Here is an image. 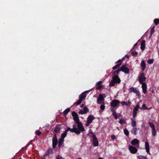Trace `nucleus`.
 Here are the masks:
<instances>
[{
	"instance_id": "33",
	"label": "nucleus",
	"mask_w": 159,
	"mask_h": 159,
	"mask_svg": "<svg viewBox=\"0 0 159 159\" xmlns=\"http://www.w3.org/2000/svg\"><path fill=\"white\" fill-rule=\"evenodd\" d=\"M120 68H119L117 70H115L114 71V74L115 75H117L119 74V72L121 70H120Z\"/></svg>"
},
{
	"instance_id": "17",
	"label": "nucleus",
	"mask_w": 159,
	"mask_h": 159,
	"mask_svg": "<svg viewBox=\"0 0 159 159\" xmlns=\"http://www.w3.org/2000/svg\"><path fill=\"white\" fill-rule=\"evenodd\" d=\"M88 91H85L83 92L79 96V99H81L82 100H83L84 99L86 98V94Z\"/></svg>"
},
{
	"instance_id": "63",
	"label": "nucleus",
	"mask_w": 159,
	"mask_h": 159,
	"mask_svg": "<svg viewBox=\"0 0 159 159\" xmlns=\"http://www.w3.org/2000/svg\"><path fill=\"white\" fill-rule=\"evenodd\" d=\"M77 159H82L81 158H79Z\"/></svg>"
},
{
	"instance_id": "10",
	"label": "nucleus",
	"mask_w": 159,
	"mask_h": 159,
	"mask_svg": "<svg viewBox=\"0 0 159 159\" xmlns=\"http://www.w3.org/2000/svg\"><path fill=\"white\" fill-rule=\"evenodd\" d=\"M129 148L130 152L132 154L136 153L138 151L137 149L132 145H129Z\"/></svg>"
},
{
	"instance_id": "23",
	"label": "nucleus",
	"mask_w": 159,
	"mask_h": 159,
	"mask_svg": "<svg viewBox=\"0 0 159 159\" xmlns=\"http://www.w3.org/2000/svg\"><path fill=\"white\" fill-rule=\"evenodd\" d=\"M141 66L142 67V70L143 71L145 68L146 67V64L143 60L141 61Z\"/></svg>"
},
{
	"instance_id": "46",
	"label": "nucleus",
	"mask_w": 159,
	"mask_h": 159,
	"mask_svg": "<svg viewBox=\"0 0 159 159\" xmlns=\"http://www.w3.org/2000/svg\"><path fill=\"white\" fill-rule=\"evenodd\" d=\"M96 86V89H100L102 87V85H97Z\"/></svg>"
},
{
	"instance_id": "31",
	"label": "nucleus",
	"mask_w": 159,
	"mask_h": 159,
	"mask_svg": "<svg viewBox=\"0 0 159 159\" xmlns=\"http://www.w3.org/2000/svg\"><path fill=\"white\" fill-rule=\"evenodd\" d=\"M137 157L138 159H148L146 156L142 155H139Z\"/></svg>"
},
{
	"instance_id": "25",
	"label": "nucleus",
	"mask_w": 159,
	"mask_h": 159,
	"mask_svg": "<svg viewBox=\"0 0 159 159\" xmlns=\"http://www.w3.org/2000/svg\"><path fill=\"white\" fill-rule=\"evenodd\" d=\"M70 108H67L66 110H65L63 113V115L64 116H66L67 114L68 113V112L70 111Z\"/></svg>"
},
{
	"instance_id": "2",
	"label": "nucleus",
	"mask_w": 159,
	"mask_h": 159,
	"mask_svg": "<svg viewBox=\"0 0 159 159\" xmlns=\"http://www.w3.org/2000/svg\"><path fill=\"white\" fill-rule=\"evenodd\" d=\"M106 97V95L105 93L100 94H99L98 97L97 98V102L98 104L102 103L104 102V98Z\"/></svg>"
},
{
	"instance_id": "24",
	"label": "nucleus",
	"mask_w": 159,
	"mask_h": 159,
	"mask_svg": "<svg viewBox=\"0 0 159 159\" xmlns=\"http://www.w3.org/2000/svg\"><path fill=\"white\" fill-rule=\"evenodd\" d=\"M61 129L60 127H59V125H57L54 129V131L55 132L58 133L60 131Z\"/></svg>"
},
{
	"instance_id": "6",
	"label": "nucleus",
	"mask_w": 159,
	"mask_h": 159,
	"mask_svg": "<svg viewBox=\"0 0 159 159\" xmlns=\"http://www.w3.org/2000/svg\"><path fill=\"white\" fill-rule=\"evenodd\" d=\"M72 115L73 117V119L75 122L76 123L79 121V119L78 114L75 111H73L72 113Z\"/></svg>"
},
{
	"instance_id": "60",
	"label": "nucleus",
	"mask_w": 159,
	"mask_h": 159,
	"mask_svg": "<svg viewBox=\"0 0 159 159\" xmlns=\"http://www.w3.org/2000/svg\"><path fill=\"white\" fill-rule=\"evenodd\" d=\"M26 148H27V147H26L25 148H23V149H23V150H24V149H25Z\"/></svg>"
},
{
	"instance_id": "44",
	"label": "nucleus",
	"mask_w": 159,
	"mask_h": 159,
	"mask_svg": "<svg viewBox=\"0 0 159 159\" xmlns=\"http://www.w3.org/2000/svg\"><path fill=\"white\" fill-rule=\"evenodd\" d=\"M121 104L122 106H124V105H125L126 106H129V105L128 104V103L125 101H122L121 102Z\"/></svg>"
},
{
	"instance_id": "55",
	"label": "nucleus",
	"mask_w": 159,
	"mask_h": 159,
	"mask_svg": "<svg viewBox=\"0 0 159 159\" xmlns=\"http://www.w3.org/2000/svg\"><path fill=\"white\" fill-rule=\"evenodd\" d=\"M133 111V114H137V111Z\"/></svg>"
},
{
	"instance_id": "14",
	"label": "nucleus",
	"mask_w": 159,
	"mask_h": 159,
	"mask_svg": "<svg viewBox=\"0 0 159 159\" xmlns=\"http://www.w3.org/2000/svg\"><path fill=\"white\" fill-rule=\"evenodd\" d=\"M53 153V149L52 148H50L48 149L46 153L44 154V156H46L49 155L50 154H52Z\"/></svg>"
},
{
	"instance_id": "9",
	"label": "nucleus",
	"mask_w": 159,
	"mask_h": 159,
	"mask_svg": "<svg viewBox=\"0 0 159 159\" xmlns=\"http://www.w3.org/2000/svg\"><path fill=\"white\" fill-rule=\"evenodd\" d=\"M120 103V102L118 100L114 99L111 103L110 106L111 107H115Z\"/></svg>"
},
{
	"instance_id": "58",
	"label": "nucleus",
	"mask_w": 159,
	"mask_h": 159,
	"mask_svg": "<svg viewBox=\"0 0 159 159\" xmlns=\"http://www.w3.org/2000/svg\"><path fill=\"white\" fill-rule=\"evenodd\" d=\"M56 159H61V158L59 157H56Z\"/></svg>"
},
{
	"instance_id": "40",
	"label": "nucleus",
	"mask_w": 159,
	"mask_h": 159,
	"mask_svg": "<svg viewBox=\"0 0 159 159\" xmlns=\"http://www.w3.org/2000/svg\"><path fill=\"white\" fill-rule=\"evenodd\" d=\"M139 106L138 105H137L136 107L134 108L133 109V110L134 111H137L139 110Z\"/></svg>"
},
{
	"instance_id": "54",
	"label": "nucleus",
	"mask_w": 159,
	"mask_h": 159,
	"mask_svg": "<svg viewBox=\"0 0 159 159\" xmlns=\"http://www.w3.org/2000/svg\"><path fill=\"white\" fill-rule=\"evenodd\" d=\"M137 114H133V116L134 118H135L136 117Z\"/></svg>"
},
{
	"instance_id": "56",
	"label": "nucleus",
	"mask_w": 159,
	"mask_h": 159,
	"mask_svg": "<svg viewBox=\"0 0 159 159\" xmlns=\"http://www.w3.org/2000/svg\"><path fill=\"white\" fill-rule=\"evenodd\" d=\"M137 45V43H135L134 46V47H135Z\"/></svg>"
},
{
	"instance_id": "5",
	"label": "nucleus",
	"mask_w": 159,
	"mask_h": 159,
	"mask_svg": "<svg viewBox=\"0 0 159 159\" xmlns=\"http://www.w3.org/2000/svg\"><path fill=\"white\" fill-rule=\"evenodd\" d=\"M120 70L126 74H128L129 72V69L126 67L125 65H122L121 67L120 68Z\"/></svg>"
},
{
	"instance_id": "43",
	"label": "nucleus",
	"mask_w": 159,
	"mask_h": 159,
	"mask_svg": "<svg viewBox=\"0 0 159 159\" xmlns=\"http://www.w3.org/2000/svg\"><path fill=\"white\" fill-rule=\"evenodd\" d=\"M154 27H152L151 30L150 35H152L154 32Z\"/></svg>"
},
{
	"instance_id": "18",
	"label": "nucleus",
	"mask_w": 159,
	"mask_h": 159,
	"mask_svg": "<svg viewBox=\"0 0 159 159\" xmlns=\"http://www.w3.org/2000/svg\"><path fill=\"white\" fill-rule=\"evenodd\" d=\"M145 148L146 152L149 154H150L149 153V146L148 143L147 141H146L145 143Z\"/></svg>"
},
{
	"instance_id": "51",
	"label": "nucleus",
	"mask_w": 159,
	"mask_h": 159,
	"mask_svg": "<svg viewBox=\"0 0 159 159\" xmlns=\"http://www.w3.org/2000/svg\"><path fill=\"white\" fill-rule=\"evenodd\" d=\"M111 110L112 113H114V112H116V111L114 110V108H111Z\"/></svg>"
},
{
	"instance_id": "26",
	"label": "nucleus",
	"mask_w": 159,
	"mask_h": 159,
	"mask_svg": "<svg viewBox=\"0 0 159 159\" xmlns=\"http://www.w3.org/2000/svg\"><path fill=\"white\" fill-rule=\"evenodd\" d=\"M137 128H136L135 127H133L131 130V132L132 134L135 135H136L137 134Z\"/></svg>"
},
{
	"instance_id": "4",
	"label": "nucleus",
	"mask_w": 159,
	"mask_h": 159,
	"mask_svg": "<svg viewBox=\"0 0 159 159\" xmlns=\"http://www.w3.org/2000/svg\"><path fill=\"white\" fill-rule=\"evenodd\" d=\"M57 142L58 141L57 135L56 134H55L52 138V148H56L57 144Z\"/></svg>"
},
{
	"instance_id": "29",
	"label": "nucleus",
	"mask_w": 159,
	"mask_h": 159,
	"mask_svg": "<svg viewBox=\"0 0 159 159\" xmlns=\"http://www.w3.org/2000/svg\"><path fill=\"white\" fill-rule=\"evenodd\" d=\"M114 79H112L109 83V86L110 87H112L115 86L116 84L115 82L114 81Z\"/></svg>"
},
{
	"instance_id": "16",
	"label": "nucleus",
	"mask_w": 159,
	"mask_h": 159,
	"mask_svg": "<svg viewBox=\"0 0 159 159\" xmlns=\"http://www.w3.org/2000/svg\"><path fill=\"white\" fill-rule=\"evenodd\" d=\"M146 41L144 40H143L141 43L140 48L142 51H144L145 50V47Z\"/></svg>"
},
{
	"instance_id": "22",
	"label": "nucleus",
	"mask_w": 159,
	"mask_h": 159,
	"mask_svg": "<svg viewBox=\"0 0 159 159\" xmlns=\"http://www.w3.org/2000/svg\"><path fill=\"white\" fill-rule=\"evenodd\" d=\"M64 139L60 138L58 139V147L60 148L63 143Z\"/></svg>"
},
{
	"instance_id": "20",
	"label": "nucleus",
	"mask_w": 159,
	"mask_h": 159,
	"mask_svg": "<svg viewBox=\"0 0 159 159\" xmlns=\"http://www.w3.org/2000/svg\"><path fill=\"white\" fill-rule=\"evenodd\" d=\"M139 141L137 139H133L131 141V144L133 145H134L138 144L139 146Z\"/></svg>"
},
{
	"instance_id": "1",
	"label": "nucleus",
	"mask_w": 159,
	"mask_h": 159,
	"mask_svg": "<svg viewBox=\"0 0 159 159\" xmlns=\"http://www.w3.org/2000/svg\"><path fill=\"white\" fill-rule=\"evenodd\" d=\"M76 125L74 124L73 125L72 129L68 127L66 129V130L67 132L70 131V132L75 133L77 134H79L80 133V132L78 130V129L76 127Z\"/></svg>"
},
{
	"instance_id": "47",
	"label": "nucleus",
	"mask_w": 159,
	"mask_h": 159,
	"mask_svg": "<svg viewBox=\"0 0 159 159\" xmlns=\"http://www.w3.org/2000/svg\"><path fill=\"white\" fill-rule=\"evenodd\" d=\"M131 54L132 56H134L137 55L138 54V53L137 52L135 51L132 52Z\"/></svg>"
},
{
	"instance_id": "11",
	"label": "nucleus",
	"mask_w": 159,
	"mask_h": 159,
	"mask_svg": "<svg viewBox=\"0 0 159 159\" xmlns=\"http://www.w3.org/2000/svg\"><path fill=\"white\" fill-rule=\"evenodd\" d=\"M89 109L86 107H85L84 108V110L82 109L80 110L78 112V113L80 114H85L89 111Z\"/></svg>"
},
{
	"instance_id": "19",
	"label": "nucleus",
	"mask_w": 159,
	"mask_h": 159,
	"mask_svg": "<svg viewBox=\"0 0 159 159\" xmlns=\"http://www.w3.org/2000/svg\"><path fill=\"white\" fill-rule=\"evenodd\" d=\"M138 90L137 88L131 87L129 88V92L130 93L133 92L134 93H137V92L138 91Z\"/></svg>"
},
{
	"instance_id": "21",
	"label": "nucleus",
	"mask_w": 159,
	"mask_h": 159,
	"mask_svg": "<svg viewBox=\"0 0 159 159\" xmlns=\"http://www.w3.org/2000/svg\"><path fill=\"white\" fill-rule=\"evenodd\" d=\"M95 119L94 117L92 115H89L88 118L87 120L90 122H92V121Z\"/></svg>"
},
{
	"instance_id": "57",
	"label": "nucleus",
	"mask_w": 159,
	"mask_h": 159,
	"mask_svg": "<svg viewBox=\"0 0 159 159\" xmlns=\"http://www.w3.org/2000/svg\"><path fill=\"white\" fill-rule=\"evenodd\" d=\"M131 103V102H130V101H128V104L129 105H129Z\"/></svg>"
},
{
	"instance_id": "35",
	"label": "nucleus",
	"mask_w": 159,
	"mask_h": 159,
	"mask_svg": "<svg viewBox=\"0 0 159 159\" xmlns=\"http://www.w3.org/2000/svg\"><path fill=\"white\" fill-rule=\"evenodd\" d=\"M142 107L143 109V110H145V109L149 110L151 108V107H150L149 108L147 107H146V105L144 104H143L142 105Z\"/></svg>"
},
{
	"instance_id": "50",
	"label": "nucleus",
	"mask_w": 159,
	"mask_h": 159,
	"mask_svg": "<svg viewBox=\"0 0 159 159\" xmlns=\"http://www.w3.org/2000/svg\"><path fill=\"white\" fill-rule=\"evenodd\" d=\"M91 123V122H89L87 120V123L86 124V126H89Z\"/></svg>"
},
{
	"instance_id": "49",
	"label": "nucleus",
	"mask_w": 159,
	"mask_h": 159,
	"mask_svg": "<svg viewBox=\"0 0 159 159\" xmlns=\"http://www.w3.org/2000/svg\"><path fill=\"white\" fill-rule=\"evenodd\" d=\"M136 93L138 97L140 96V93L139 91V90H138V91L137 92V93Z\"/></svg>"
},
{
	"instance_id": "41",
	"label": "nucleus",
	"mask_w": 159,
	"mask_h": 159,
	"mask_svg": "<svg viewBox=\"0 0 159 159\" xmlns=\"http://www.w3.org/2000/svg\"><path fill=\"white\" fill-rule=\"evenodd\" d=\"M112 116H113L115 117V118L116 119H117L118 116H117V114L116 112H114V113H113L112 114Z\"/></svg>"
},
{
	"instance_id": "15",
	"label": "nucleus",
	"mask_w": 159,
	"mask_h": 159,
	"mask_svg": "<svg viewBox=\"0 0 159 159\" xmlns=\"http://www.w3.org/2000/svg\"><path fill=\"white\" fill-rule=\"evenodd\" d=\"M142 84V89L143 90V92L145 94L147 93V84L145 83H143Z\"/></svg>"
},
{
	"instance_id": "53",
	"label": "nucleus",
	"mask_w": 159,
	"mask_h": 159,
	"mask_svg": "<svg viewBox=\"0 0 159 159\" xmlns=\"http://www.w3.org/2000/svg\"><path fill=\"white\" fill-rule=\"evenodd\" d=\"M84 106V104H82L80 105V107L81 108H83Z\"/></svg>"
},
{
	"instance_id": "61",
	"label": "nucleus",
	"mask_w": 159,
	"mask_h": 159,
	"mask_svg": "<svg viewBox=\"0 0 159 159\" xmlns=\"http://www.w3.org/2000/svg\"><path fill=\"white\" fill-rule=\"evenodd\" d=\"M26 148H27V147H26L25 148H23V149H23V150H24V149H25Z\"/></svg>"
},
{
	"instance_id": "32",
	"label": "nucleus",
	"mask_w": 159,
	"mask_h": 159,
	"mask_svg": "<svg viewBox=\"0 0 159 159\" xmlns=\"http://www.w3.org/2000/svg\"><path fill=\"white\" fill-rule=\"evenodd\" d=\"M124 133L127 136H129V132L127 129H125L124 130Z\"/></svg>"
},
{
	"instance_id": "27",
	"label": "nucleus",
	"mask_w": 159,
	"mask_h": 159,
	"mask_svg": "<svg viewBox=\"0 0 159 159\" xmlns=\"http://www.w3.org/2000/svg\"><path fill=\"white\" fill-rule=\"evenodd\" d=\"M67 132L66 130V129L65 130L64 132L62 133L61 134V139H64V138L66 137L67 135Z\"/></svg>"
},
{
	"instance_id": "52",
	"label": "nucleus",
	"mask_w": 159,
	"mask_h": 159,
	"mask_svg": "<svg viewBox=\"0 0 159 159\" xmlns=\"http://www.w3.org/2000/svg\"><path fill=\"white\" fill-rule=\"evenodd\" d=\"M111 138L113 139H116V136L115 135H112L111 136Z\"/></svg>"
},
{
	"instance_id": "30",
	"label": "nucleus",
	"mask_w": 159,
	"mask_h": 159,
	"mask_svg": "<svg viewBox=\"0 0 159 159\" xmlns=\"http://www.w3.org/2000/svg\"><path fill=\"white\" fill-rule=\"evenodd\" d=\"M149 125L150 127L152 128V130L155 129L154 125L152 122H149Z\"/></svg>"
},
{
	"instance_id": "62",
	"label": "nucleus",
	"mask_w": 159,
	"mask_h": 159,
	"mask_svg": "<svg viewBox=\"0 0 159 159\" xmlns=\"http://www.w3.org/2000/svg\"><path fill=\"white\" fill-rule=\"evenodd\" d=\"M152 93H154V91L152 90Z\"/></svg>"
},
{
	"instance_id": "34",
	"label": "nucleus",
	"mask_w": 159,
	"mask_h": 159,
	"mask_svg": "<svg viewBox=\"0 0 159 159\" xmlns=\"http://www.w3.org/2000/svg\"><path fill=\"white\" fill-rule=\"evenodd\" d=\"M101 104H102L100 106V109L102 111H103V110H104L105 108V106H104V102H102V103Z\"/></svg>"
},
{
	"instance_id": "39",
	"label": "nucleus",
	"mask_w": 159,
	"mask_h": 159,
	"mask_svg": "<svg viewBox=\"0 0 159 159\" xmlns=\"http://www.w3.org/2000/svg\"><path fill=\"white\" fill-rule=\"evenodd\" d=\"M154 61V60L153 59H149L148 60L147 62L148 64H151L153 63V62Z\"/></svg>"
},
{
	"instance_id": "45",
	"label": "nucleus",
	"mask_w": 159,
	"mask_h": 159,
	"mask_svg": "<svg viewBox=\"0 0 159 159\" xmlns=\"http://www.w3.org/2000/svg\"><path fill=\"white\" fill-rule=\"evenodd\" d=\"M41 134V132L39 130H37L36 131V134L38 136H40Z\"/></svg>"
},
{
	"instance_id": "64",
	"label": "nucleus",
	"mask_w": 159,
	"mask_h": 159,
	"mask_svg": "<svg viewBox=\"0 0 159 159\" xmlns=\"http://www.w3.org/2000/svg\"><path fill=\"white\" fill-rule=\"evenodd\" d=\"M91 134H93V132H92L91 133Z\"/></svg>"
},
{
	"instance_id": "37",
	"label": "nucleus",
	"mask_w": 159,
	"mask_h": 159,
	"mask_svg": "<svg viewBox=\"0 0 159 159\" xmlns=\"http://www.w3.org/2000/svg\"><path fill=\"white\" fill-rule=\"evenodd\" d=\"M82 101V100L81 99H79L76 102H75L74 103V105H75V104H76L77 105H78L81 103Z\"/></svg>"
},
{
	"instance_id": "42",
	"label": "nucleus",
	"mask_w": 159,
	"mask_h": 159,
	"mask_svg": "<svg viewBox=\"0 0 159 159\" xmlns=\"http://www.w3.org/2000/svg\"><path fill=\"white\" fill-rule=\"evenodd\" d=\"M119 123L121 125L125 124L126 123V121L120 119L119 121Z\"/></svg>"
},
{
	"instance_id": "36",
	"label": "nucleus",
	"mask_w": 159,
	"mask_h": 159,
	"mask_svg": "<svg viewBox=\"0 0 159 159\" xmlns=\"http://www.w3.org/2000/svg\"><path fill=\"white\" fill-rule=\"evenodd\" d=\"M154 22L156 25H158L159 24V19H155L154 20Z\"/></svg>"
},
{
	"instance_id": "59",
	"label": "nucleus",
	"mask_w": 159,
	"mask_h": 159,
	"mask_svg": "<svg viewBox=\"0 0 159 159\" xmlns=\"http://www.w3.org/2000/svg\"><path fill=\"white\" fill-rule=\"evenodd\" d=\"M98 159H103V158L102 157H99Z\"/></svg>"
},
{
	"instance_id": "38",
	"label": "nucleus",
	"mask_w": 159,
	"mask_h": 159,
	"mask_svg": "<svg viewBox=\"0 0 159 159\" xmlns=\"http://www.w3.org/2000/svg\"><path fill=\"white\" fill-rule=\"evenodd\" d=\"M152 135L153 136H155L156 135L157 132L156 131L155 129H152Z\"/></svg>"
},
{
	"instance_id": "48",
	"label": "nucleus",
	"mask_w": 159,
	"mask_h": 159,
	"mask_svg": "<svg viewBox=\"0 0 159 159\" xmlns=\"http://www.w3.org/2000/svg\"><path fill=\"white\" fill-rule=\"evenodd\" d=\"M102 83V82L101 81H100L97 83L96 85H101V84Z\"/></svg>"
},
{
	"instance_id": "28",
	"label": "nucleus",
	"mask_w": 159,
	"mask_h": 159,
	"mask_svg": "<svg viewBox=\"0 0 159 159\" xmlns=\"http://www.w3.org/2000/svg\"><path fill=\"white\" fill-rule=\"evenodd\" d=\"M131 126L133 127H135L136 126V122L135 120H134L133 119H131Z\"/></svg>"
},
{
	"instance_id": "3",
	"label": "nucleus",
	"mask_w": 159,
	"mask_h": 159,
	"mask_svg": "<svg viewBox=\"0 0 159 159\" xmlns=\"http://www.w3.org/2000/svg\"><path fill=\"white\" fill-rule=\"evenodd\" d=\"M145 74L144 73H141L139 76V81L140 84H143L145 81L146 78L145 76Z\"/></svg>"
},
{
	"instance_id": "8",
	"label": "nucleus",
	"mask_w": 159,
	"mask_h": 159,
	"mask_svg": "<svg viewBox=\"0 0 159 159\" xmlns=\"http://www.w3.org/2000/svg\"><path fill=\"white\" fill-rule=\"evenodd\" d=\"M93 139V144L94 146H98V140L96 136L93 134L92 136Z\"/></svg>"
},
{
	"instance_id": "12",
	"label": "nucleus",
	"mask_w": 159,
	"mask_h": 159,
	"mask_svg": "<svg viewBox=\"0 0 159 159\" xmlns=\"http://www.w3.org/2000/svg\"><path fill=\"white\" fill-rule=\"evenodd\" d=\"M117 63H118L115 66H113L112 67V69L113 70H115L118 68L122 64V61L120 59L118 60L115 63L116 64Z\"/></svg>"
},
{
	"instance_id": "7",
	"label": "nucleus",
	"mask_w": 159,
	"mask_h": 159,
	"mask_svg": "<svg viewBox=\"0 0 159 159\" xmlns=\"http://www.w3.org/2000/svg\"><path fill=\"white\" fill-rule=\"evenodd\" d=\"M76 124L77 125V128L78 129V130L80 132H83L85 131L84 128V127L83 126L81 122H80L76 123Z\"/></svg>"
},
{
	"instance_id": "13",
	"label": "nucleus",
	"mask_w": 159,
	"mask_h": 159,
	"mask_svg": "<svg viewBox=\"0 0 159 159\" xmlns=\"http://www.w3.org/2000/svg\"><path fill=\"white\" fill-rule=\"evenodd\" d=\"M112 79H114V81L116 83L119 84L121 81L120 78L118 77V75H115L113 76Z\"/></svg>"
}]
</instances>
